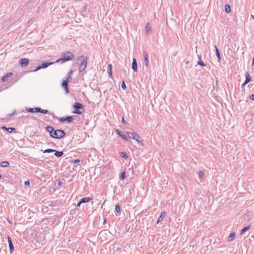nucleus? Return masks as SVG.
Wrapping results in <instances>:
<instances>
[{"label":"nucleus","instance_id":"obj_18","mask_svg":"<svg viewBox=\"0 0 254 254\" xmlns=\"http://www.w3.org/2000/svg\"><path fill=\"white\" fill-rule=\"evenodd\" d=\"M232 50L230 48H229L227 50H224V54L226 56H232Z\"/></svg>","mask_w":254,"mask_h":254},{"label":"nucleus","instance_id":"obj_6","mask_svg":"<svg viewBox=\"0 0 254 254\" xmlns=\"http://www.w3.org/2000/svg\"><path fill=\"white\" fill-rule=\"evenodd\" d=\"M87 62V59L85 56H80L76 60V64H86Z\"/></svg>","mask_w":254,"mask_h":254},{"label":"nucleus","instance_id":"obj_38","mask_svg":"<svg viewBox=\"0 0 254 254\" xmlns=\"http://www.w3.org/2000/svg\"><path fill=\"white\" fill-rule=\"evenodd\" d=\"M194 86L198 89H199L202 86L200 84H198L197 82L194 83Z\"/></svg>","mask_w":254,"mask_h":254},{"label":"nucleus","instance_id":"obj_8","mask_svg":"<svg viewBox=\"0 0 254 254\" xmlns=\"http://www.w3.org/2000/svg\"><path fill=\"white\" fill-rule=\"evenodd\" d=\"M62 87L64 89L66 93H68L69 90L68 89V82L64 80L62 82Z\"/></svg>","mask_w":254,"mask_h":254},{"label":"nucleus","instance_id":"obj_55","mask_svg":"<svg viewBox=\"0 0 254 254\" xmlns=\"http://www.w3.org/2000/svg\"><path fill=\"white\" fill-rule=\"evenodd\" d=\"M106 218H105V219H104V223H105V222H106Z\"/></svg>","mask_w":254,"mask_h":254},{"label":"nucleus","instance_id":"obj_43","mask_svg":"<svg viewBox=\"0 0 254 254\" xmlns=\"http://www.w3.org/2000/svg\"><path fill=\"white\" fill-rule=\"evenodd\" d=\"M72 73H73V70H70L68 73H67V76H70V77H71L72 75Z\"/></svg>","mask_w":254,"mask_h":254},{"label":"nucleus","instance_id":"obj_15","mask_svg":"<svg viewBox=\"0 0 254 254\" xmlns=\"http://www.w3.org/2000/svg\"><path fill=\"white\" fill-rule=\"evenodd\" d=\"M166 215V213L165 211L162 212L157 220V223L158 224L159 223L161 222L163 220V218L165 217Z\"/></svg>","mask_w":254,"mask_h":254},{"label":"nucleus","instance_id":"obj_29","mask_svg":"<svg viewBox=\"0 0 254 254\" xmlns=\"http://www.w3.org/2000/svg\"><path fill=\"white\" fill-rule=\"evenodd\" d=\"M55 151V149H47L43 151L44 153H52Z\"/></svg>","mask_w":254,"mask_h":254},{"label":"nucleus","instance_id":"obj_12","mask_svg":"<svg viewBox=\"0 0 254 254\" xmlns=\"http://www.w3.org/2000/svg\"><path fill=\"white\" fill-rule=\"evenodd\" d=\"M151 32V28L150 24L147 23L145 25V33L146 35H149Z\"/></svg>","mask_w":254,"mask_h":254},{"label":"nucleus","instance_id":"obj_17","mask_svg":"<svg viewBox=\"0 0 254 254\" xmlns=\"http://www.w3.org/2000/svg\"><path fill=\"white\" fill-rule=\"evenodd\" d=\"M1 128L2 129L7 130L8 132H10V133L15 130V128L14 127H6L5 126L2 127Z\"/></svg>","mask_w":254,"mask_h":254},{"label":"nucleus","instance_id":"obj_58","mask_svg":"<svg viewBox=\"0 0 254 254\" xmlns=\"http://www.w3.org/2000/svg\"><path fill=\"white\" fill-rule=\"evenodd\" d=\"M1 174H0V179L1 178Z\"/></svg>","mask_w":254,"mask_h":254},{"label":"nucleus","instance_id":"obj_36","mask_svg":"<svg viewBox=\"0 0 254 254\" xmlns=\"http://www.w3.org/2000/svg\"><path fill=\"white\" fill-rule=\"evenodd\" d=\"M121 87L123 90H126L127 89L126 85L124 81L122 82Z\"/></svg>","mask_w":254,"mask_h":254},{"label":"nucleus","instance_id":"obj_32","mask_svg":"<svg viewBox=\"0 0 254 254\" xmlns=\"http://www.w3.org/2000/svg\"><path fill=\"white\" fill-rule=\"evenodd\" d=\"M231 7L230 6V5H226V6H225V11L227 13H229L231 11Z\"/></svg>","mask_w":254,"mask_h":254},{"label":"nucleus","instance_id":"obj_1","mask_svg":"<svg viewBox=\"0 0 254 254\" xmlns=\"http://www.w3.org/2000/svg\"><path fill=\"white\" fill-rule=\"evenodd\" d=\"M46 130L49 133L50 136L55 139H61L64 137L65 133L63 129H55L54 128L51 126H48L45 127Z\"/></svg>","mask_w":254,"mask_h":254},{"label":"nucleus","instance_id":"obj_46","mask_svg":"<svg viewBox=\"0 0 254 254\" xmlns=\"http://www.w3.org/2000/svg\"><path fill=\"white\" fill-rule=\"evenodd\" d=\"M82 203H80V200H79V201L78 202L77 204V207H79L81 205Z\"/></svg>","mask_w":254,"mask_h":254},{"label":"nucleus","instance_id":"obj_21","mask_svg":"<svg viewBox=\"0 0 254 254\" xmlns=\"http://www.w3.org/2000/svg\"><path fill=\"white\" fill-rule=\"evenodd\" d=\"M54 152H55V155L58 158L61 157L64 154V153L63 151H57L56 150H55V151Z\"/></svg>","mask_w":254,"mask_h":254},{"label":"nucleus","instance_id":"obj_9","mask_svg":"<svg viewBox=\"0 0 254 254\" xmlns=\"http://www.w3.org/2000/svg\"><path fill=\"white\" fill-rule=\"evenodd\" d=\"M13 75L12 72H8L5 75L2 76V81L3 82H5L8 81V78L9 77H10Z\"/></svg>","mask_w":254,"mask_h":254},{"label":"nucleus","instance_id":"obj_16","mask_svg":"<svg viewBox=\"0 0 254 254\" xmlns=\"http://www.w3.org/2000/svg\"><path fill=\"white\" fill-rule=\"evenodd\" d=\"M108 73L109 75V76L111 78H113V72H112V64H108Z\"/></svg>","mask_w":254,"mask_h":254},{"label":"nucleus","instance_id":"obj_42","mask_svg":"<svg viewBox=\"0 0 254 254\" xmlns=\"http://www.w3.org/2000/svg\"><path fill=\"white\" fill-rule=\"evenodd\" d=\"M249 98L251 100L254 101V94L250 96Z\"/></svg>","mask_w":254,"mask_h":254},{"label":"nucleus","instance_id":"obj_11","mask_svg":"<svg viewBox=\"0 0 254 254\" xmlns=\"http://www.w3.org/2000/svg\"><path fill=\"white\" fill-rule=\"evenodd\" d=\"M245 76L246 77L245 83H249L250 82L252 81V78L250 74L249 71H247L245 74Z\"/></svg>","mask_w":254,"mask_h":254},{"label":"nucleus","instance_id":"obj_24","mask_svg":"<svg viewBox=\"0 0 254 254\" xmlns=\"http://www.w3.org/2000/svg\"><path fill=\"white\" fill-rule=\"evenodd\" d=\"M87 64H79V72H81L83 71L86 68Z\"/></svg>","mask_w":254,"mask_h":254},{"label":"nucleus","instance_id":"obj_49","mask_svg":"<svg viewBox=\"0 0 254 254\" xmlns=\"http://www.w3.org/2000/svg\"><path fill=\"white\" fill-rule=\"evenodd\" d=\"M248 83H245V81L244 82V83L242 84V87H244L245 85H246Z\"/></svg>","mask_w":254,"mask_h":254},{"label":"nucleus","instance_id":"obj_26","mask_svg":"<svg viewBox=\"0 0 254 254\" xmlns=\"http://www.w3.org/2000/svg\"><path fill=\"white\" fill-rule=\"evenodd\" d=\"M126 174L125 172H122L120 173L119 178L120 180H124L126 178Z\"/></svg>","mask_w":254,"mask_h":254},{"label":"nucleus","instance_id":"obj_13","mask_svg":"<svg viewBox=\"0 0 254 254\" xmlns=\"http://www.w3.org/2000/svg\"><path fill=\"white\" fill-rule=\"evenodd\" d=\"M92 198L90 197H85L80 199V203H87L91 201Z\"/></svg>","mask_w":254,"mask_h":254},{"label":"nucleus","instance_id":"obj_47","mask_svg":"<svg viewBox=\"0 0 254 254\" xmlns=\"http://www.w3.org/2000/svg\"><path fill=\"white\" fill-rule=\"evenodd\" d=\"M132 64H136V62L135 59H133Z\"/></svg>","mask_w":254,"mask_h":254},{"label":"nucleus","instance_id":"obj_5","mask_svg":"<svg viewBox=\"0 0 254 254\" xmlns=\"http://www.w3.org/2000/svg\"><path fill=\"white\" fill-rule=\"evenodd\" d=\"M73 121V117L72 116H66L65 117H62L59 119V121L61 123H64L67 122L68 123H70Z\"/></svg>","mask_w":254,"mask_h":254},{"label":"nucleus","instance_id":"obj_35","mask_svg":"<svg viewBox=\"0 0 254 254\" xmlns=\"http://www.w3.org/2000/svg\"><path fill=\"white\" fill-rule=\"evenodd\" d=\"M132 68L134 71L136 72L137 71V65L138 64H131Z\"/></svg>","mask_w":254,"mask_h":254},{"label":"nucleus","instance_id":"obj_28","mask_svg":"<svg viewBox=\"0 0 254 254\" xmlns=\"http://www.w3.org/2000/svg\"><path fill=\"white\" fill-rule=\"evenodd\" d=\"M215 48H216V52L217 56L218 58L219 59V62H220L221 56H220L219 50L216 46H215Z\"/></svg>","mask_w":254,"mask_h":254},{"label":"nucleus","instance_id":"obj_3","mask_svg":"<svg viewBox=\"0 0 254 254\" xmlns=\"http://www.w3.org/2000/svg\"><path fill=\"white\" fill-rule=\"evenodd\" d=\"M73 107L74 110L72 111V113L80 115L84 111V106L78 102H76L73 105Z\"/></svg>","mask_w":254,"mask_h":254},{"label":"nucleus","instance_id":"obj_22","mask_svg":"<svg viewBox=\"0 0 254 254\" xmlns=\"http://www.w3.org/2000/svg\"><path fill=\"white\" fill-rule=\"evenodd\" d=\"M126 133L127 134L128 137L129 138H132V139L135 138V136L136 134L135 132H130L129 131H127Z\"/></svg>","mask_w":254,"mask_h":254},{"label":"nucleus","instance_id":"obj_7","mask_svg":"<svg viewBox=\"0 0 254 254\" xmlns=\"http://www.w3.org/2000/svg\"><path fill=\"white\" fill-rule=\"evenodd\" d=\"M7 241L9 247V252L10 253H12L14 250V247L12 244V240L9 236H7Z\"/></svg>","mask_w":254,"mask_h":254},{"label":"nucleus","instance_id":"obj_34","mask_svg":"<svg viewBox=\"0 0 254 254\" xmlns=\"http://www.w3.org/2000/svg\"><path fill=\"white\" fill-rule=\"evenodd\" d=\"M135 138H133V139L135 140L136 141H137L138 143L140 142V141L139 140V139L140 138V136L136 134H135Z\"/></svg>","mask_w":254,"mask_h":254},{"label":"nucleus","instance_id":"obj_2","mask_svg":"<svg viewBox=\"0 0 254 254\" xmlns=\"http://www.w3.org/2000/svg\"><path fill=\"white\" fill-rule=\"evenodd\" d=\"M74 58V55L71 52H67L64 53L62 58L56 60V63H64L68 61H70Z\"/></svg>","mask_w":254,"mask_h":254},{"label":"nucleus","instance_id":"obj_31","mask_svg":"<svg viewBox=\"0 0 254 254\" xmlns=\"http://www.w3.org/2000/svg\"><path fill=\"white\" fill-rule=\"evenodd\" d=\"M120 155L122 157H123L126 159L128 158V157L127 154L125 152H121L120 153Z\"/></svg>","mask_w":254,"mask_h":254},{"label":"nucleus","instance_id":"obj_54","mask_svg":"<svg viewBox=\"0 0 254 254\" xmlns=\"http://www.w3.org/2000/svg\"><path fill=\"white\" fill-rule=\"evenodd\" d=\"M197 64H203V63H202L201 62H200V63L199 62H198L197 63Z\"/></svg>","mask_w":254,"mask_h":254},{"label":"nucleus","instance_id":"obj_40","mask_svg":"<svg viewBox=\"0 0 254 254\" xmlns=\"http://www.w3.org/2000/svg\"><path fill=\"white\" fill-rule=\"evenodd\" d=\"M121 122L124 125H126L127 124V122L124 117H122Z\"/></svg>","mask_w":254,"mask_h":254},{"label":"nucleus","instance_id":"obj_50","mask_svg":"<svg viewBox=\"0 0 254 254\" xmlns=\"http://www.w3.org/2000/svg\"><path fill=\"white\" fill-rule=\"evenodd\" d=\"M201 66H205L206 65V64H199Z\"/></svg>","mask_w":254,"mask_h":254},{"label":"nucleus","instance_id":"obj_45","mask_svg":"<svg viewBox=\"0 0 254 254\" xmlns=\"http://www.w3.org/2000/svg\"><path fill=\"white\" fill-rule=\"evenodd\" d=\"M62 185V183L60 181H59L58 182H57V185L58 186H61Z\"/></svg>","mask_w":254,"mask_h":254},{"label":"nucleus","instance_id":"obj_53","mask_svg":"<svg viewBox=\"0 0 254 254\" xmlns=\"http://www.w3.org/2000/svg\"><path fill=\"white\" fill-rule=\"evenodd\" d=\"M45 64H54L53 62H49V63H46Z\"/></svg>","mask_w":254,"mask_h":254},{"label":"nucleus","instance_id":"obj_33","mask_svg":"<svg viewBox=\"0 0 254 254\" xmlns=\"http://www.w3.org/2000/svg\"><path fill=\"white\" fill-rule=\"evenodd\" d=\"M144 62L146 64H148L149 62L148 58H147V55L146 53L144 54Z\"/></svg>","mask_w":254,"mask_h":254},{"label":"nucleus","instance_id":"obj_20","mask_svg":"<svg viewBox=\"0 0 254 254\" xmlns=\"http://www.w3.org/2000/svg\"><path fill=\"white\" fill-rule=\"evenodd\" d=\"M37 111H38V113H41L44 114H49L50 115H51L52 114L50 113L47 110H44L42 109L39 107V109H37Z\"/></svg>","mask_w":254,"mask_h":254},{"label":"nucleus","instance_id":"obj_48","mask_svg":"<svg viewBox=\"0 0 254 254\" xmlns=\"http://www.w3.org/2000/svg\"><path fill=\"white\" fill-rule=\"evenodd\" d=\"M22 67H26L28 64H20Z\"/></svg>","mask_w":254,"mask_h":254},{"label":"nucleus","instance_id":"obj_37","mask_svg":"<svg viewBox=\"0 0 254 254\" xmlns=\"http://www.w3.org/2000/svg\"><path fill=\"white\" fill-rule=\"evenodd\" d=\"M71 79H72L71 77H70V76H67L66 78V80H64L69 83V82H71Z\"/></svg>","mask_w":254,"mask_h":254},{"label":"nucleus","instance_id":"obj_56","mask_svg":"<svg viewBox=\"0 0 254 254\" xmlns=\"http://www.w3.org/2000/svg\"><path fill=\"white\" fill-rule=\"evenodd\" d=\"M252 18L254 19V15H252Z\"/></svg>","mask_w":254,"mask_h":254},{"label":"nucleus","instance_id":"obj_51","mask_svg":"<svg viewBox=\"0 0 254 254\" xmlns=\"http://www.w3.org/2000/svg\"><path fill=\"white\" fill-rule=\"evenodd\" d=\"M49 205L51 206H54V204L53 202H51V204H49Z\"/></svg>","mask_w":254,"mask_h":254},{"label":"nucleus","instance_id":"obj_30","mask_svg":"<svg viewBox=\"0 0 254 254\" xmlns=\"http://www.w3.org/2000/svg\"><path fill=\"white\" fill-rule=\"evenodd\" d=\"M115 211L117 213H119L121 212V208L119 204L116 205Z\"/></svg>","mask_w":254,"mask_h":254},{"label":"nucleus","instance_id":"obj_4","mask_svg":"<svg viewBox=\"0 0 254 254\" xmlns=\"http://www.w3.org/2000/svg\"><path fill=\"white\" fill-rule=\"evenodd\" d=\"M115 132L118 135H119V136H120L123 139L125 140L127 142L129 141V140L128 139L127 137L123 133L122 131L118 129H115Z\"/></svg>","mask_w":254,"mask_h":254},{"label":"nucleus","instance_id":"obj_25","mask_svg":"<svg viewBox=\"0 0 254 254\" xmlns=\"http://www.w3.org/2000/svg\"><path fill=\"white\" fill-rule=\"evenodd\" d=\"M236 236V233H234V232H232L231 233L229 236L228 237V241H232L235 237Z\"/></svg>","mask_w":254,"mask_h":254},{"label":"nucleus","instance_id":"obj_41","mask_svg":"<svg viewBox=\"0 0 254 254\" xmlns=\"http://www.w3.org/2000/svg\"><path fill=\"white\" fill-rule=\"evenodd\" d=\"M74 163H78L80 162V160L79 159H76L72 161Z\"/></svg>","mask_w":254,"mask_h":254},{"label":"nucleus","instance_id":"obj_14","mask_svg":"<svg viewBox=\"0 0 254 254\" xmlns=\"http://www.w3.org/2000/svg\"><path fill=\"white\" fill-rule=\"evenodd\" d=\"M39 109V107H35L33 108H27L26 109V110L27 112L29 113H38V111H37V109Z\"/></svg>","mask_w":254,"mask_h":254},{"label":"nucleus","instance_id":"obj_52","mask_svg":"<svg viewBox=\"0 0 254 254\" xmlns=\"http://www.w3.org/2000/svg\"><path fill=\"white\" fill-rule=\"evenodd\" d=\"M149 64H145L146 68H147L148 67Z\"/></svg>","mask_w":254,"mask_h":254},{"label":"nucleus","instance_id":"obj_57","mask_svg":"<svg viewBox=\"0 0 254 254\" xmlns=\"http://www.w3.org/2000/svg\"><path fill=\"white\" fill-rule=\"evenodd\" d=\"M13 114H14V113H12V114H10V115H9V116H11L13 115Z\"/></svg>","mask_w":254,"mask_h":254},{"label":"nucleus","instance_id":"obj_19","mask_svg":"<svg viewBox=\"0 0 254 254\" xmlns=\"http://www.w3.org/2000/svg\"><path fill=\"white\" fill-rule=\"evenodd\" d=\"M251 228V226L249 225L248 226L245 227L241 231V235H243L245 232L249 231Z\"/></svg>","mask_w":254,"mask_h":254},{"label":"nucleus","instance_id":"obj_59","mask_svg":"<svg viewBox=\"0 0 254 254\" xmlns=\"http://www.w3.org/2000/svg\"><path fill=\"white\" fill-rule=\"evenodd\" d=\"M253 64H254V59H253Z\"/></svg>","mask_w":254,"mask_h":254},{"label":"nucleus","instance_id":"obj_39","mask_svg":"<svg viewBox=\"0 0 254 254\" xmlns=\"http://www.w3.org/2000/svg\"><path fill=\"white\" fill-rule=\"evenodd\" d=\"M24 185L25 186L29 187L30 186V182L29 180L24 182Z\"/></svg>","mask_w":254,"mask_h":254},{"label":"nucleus","instance_id":"obj_10","mask_svg":"<svg viewBox=\"0 0 254 254\" xmlns=\"http://www.w3.org/2000/svg\"><path fill=\"white\" fill-rule=\"evenodd\" d=\"M50 65V64H40L39 66H37L36 68L31 69L30 70V71H36L41 68H45Z\"/></svg>","mask_w":254,"mask_h":254},{"label":"nucleus","instance_id":"obj_27","mask_svg":"<svg viewBox=\"0 0 254 254\" xmlns=\"http://www.w3.org/2000/svg\"><path fill=\"white\" fill-rule=\"evenodd\" d=\"M29 60L27 59H21L19 60V64H28Z\"/></svg>","mask_w":254,"mask_h":254},{"label":"nucleus","instance_id":"obj_23","mask_svg":"<svg viewBox=\"0 0 254 254\" xmlns=\"http://www.w3.org/2000/svg\"><path fill=\"white\" fill-rule=\"evenodd\" d=\"M9 165V163L7 161H3L0 163V166L2 167H8Z\"/></svg>","mask_w":254,"mask_h":254},{"label":"nucleus","instance_id":"obj_44","mask_svg":"<svg viewBox=\"0 0 254 254\" xmlns=\"http://www.w3.org/2000/svg\"><path fill=\"white\" fill-rule=\"evenodd\" d=\"M203 172H202V171H199V176L200 177H201L203 175Z\"/></svg>","mask_w":254,"mask_h":254}]
</instances>
